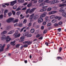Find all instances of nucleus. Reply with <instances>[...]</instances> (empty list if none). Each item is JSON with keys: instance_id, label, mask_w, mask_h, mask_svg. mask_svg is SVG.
I'll return each mask as SVG.
<instances>
[{"instance_id": "nucleus-5", "label": "nucleus", "mask_w": 66, "mask_h": 66, "mask_svg": "<svg viewBox=\"0 0 66 66\" xmlns=\"http://www.w3.org/2000/svg\"><path fill=\"white\" fill-rule=\"evenodd\" d=\"M5 44H4L2 46V44H0V51H3Z\"/></svg>"}, {"instance_id": "nucleus-22", "label": "nucleus", "mask_w": 66, "mask_h": 66, "mask_svg": "<svg viewBox=\"0 0 66 66\" xmlns=\"http://www.w3.org/2000/svg\"><path fill=\"white\" fill-rule=\"evenodd\" d=\"M14 36V37L15 38L17 37V32H16L13 35Z\"/></svg>"}, {"instance_id": "nucleus-16", "label": "nucleus", "mask_w": 66, "mask_h": 66, "mask_svg": "<svg viewBox=\"0 0 66 66\" xmlns=\"http://www.w3.org/2000/svg\"><path fill=\"white\" fill-rule=\"evenodd\" d=\"M62 16H63V17L66 18V13H63L62 14Z\"/></svg>"}, {"instance_id": "nucleus-3", "label": "nucleus", "mask_w": 66, "mask_h": 66, "mask_svg": "<svg viewBox=\"0 0 66 66\" xmlns=\"http://www.w3.org/2000/svg\"><path fill=\"white\" fill-rule=\"evenodd\" d=\"M49 1V0H45L44 1V2L46 3H50L51 4H55V2H54V1Z\"/></svg>"}, {"instance_id": "nucleus-57", "label": "nucleus", "mask_w": 66, "mask_h": 66, "mask_svg": "<svg viewBox=\"0 0 66 66\" xmlns=\"http://www.w3.org/2000/svg\"><path fill=\"white\" fill-rule=\"evenodd\" d=\"M59 18V17L58 16H55V19H57V18Z\"/></svg>"}, {"instance_id": "nucleus-11", "label": "nucleus", "mask_w": 66, "mask_h": 66, "mask_svg": "<svg viewBox=\"0 0 66 66\" xmlns=\"http://www.w3.org/2000/svg\"><path fill=\"white\" fill-rule=\"evenodd\" d=\"M48 6H47L43 7L42 8L43 10H44V12L46 11H47V8H48Z\"/></svg>"}, {"instance_id": "nucleus-39", "label": "nucleus", "mask_w": 66, "mask_h": 66, "mask_svg": "<svg viewBox=\"0 0 66 66\" xmlns=\"http://www.w3.org/2000/svg\"><path fill=\"white\" fill-rule=\"evenodd\" d=\"M14 20L13 21V23H16V22H17V19L15 20L14 21Z\"/></svg>"}, {"instance_id": "nucleus-48", "label": "nucleus", "mask_w": 66, "mask_h": 66, "mask_svg": "<svg viewBox=\"0 0 66 66\" xmlns=\"http://www.w3.org/2000/svg\"><path fill=\"white\" fill-rule=\"evenodd\" d=\"M46 22H44L43 23V25H46Z\"/></svg>"}, {"instance_id": "nucleus-20", "label": "nucleus", "mask_w": 66, "mask_h": 66, "mask_svg": "<svg viewBox=\"0 0 66 66\" xmlns=\"http://www.w3.org/2000/svg\"><path fill=\"white\" fill-rule=\"evenodd\" d=\"M38 18V15H36L34 17V19L35 20H36L37 18Z\"/></svg>"}, {"instance_id": "nucleus-15", "label": "nucleus", "mask_w": 66, "mask_h": 66, "mask_svg": "<svg viewBox=\"0 0 66 66\" xmlns=\"http://www.w3.org/2000/svg\"><path fill=\"white\" fill-rule=\"evenodd\" d=\"M55 15H51L50 17V18L51 19H54L55 18Z\"/></svg>"}, {"instance_id": "nucleus-28", "label": "nucleus", "mask_w": 66, "mask_h": 66, "mask_svg": "<svg viewBox=\"0 0 66 66\" xmlns=\"http://www.w3.org/2000/svg\"><path fill=\"white\" fill-rule=\"evenodd\" d=\"M15 42H16V41H14V42H11V45H13V44H14Z\"/></svg>"}, {"instance_id": "nucleus-10", "label": "nucleus", "mask_w": 66, "mask_h": 66, "mask_svg": "<svg viewBox=\"0 0 66 66\" xmlns=\"http://www.w3.org/2000/svg\"><path fill=\"white\" fill-rule=\"evenodd\" d=\"M6 38V36L5 35H2L1 37V40H4Z\"/></svg>"}, {"instance_id": "nucleus-53", "label": "nucleus", "mask_w": 66, "mask_h": 66, "mask_svg": "<svg viewBox=\"0 0 66 66\" xmlns=\"http://www.w3.org/2000/svg\"><path fill=\"white\" fill-rule=\"evenodd\" d=\"M37 1H36L34 2L33 3L34 4H35L36 3H37Z\"/></svg>"}, {"instance_id": "nucleus-46", "label": "nucleus", "mask_w": 66, "mask_h": 66, "mask_svg": "<svg viewBox=\"0 0 66 66\" xmlns=\"http://www.w3.org/2000/svg\"><path fill=\"white\" fill-rule=\"evenodd\" d=\"M31 25H32V23H30L29 24L28 26L29 27H31Z\"/></svg>"}, {"instance_id": "nucleus-61", "label": "nucleus", "mask_w": 66, "mask_h": 66, "mask_svg": "<svg viewBox=\"0 0 66 66\" xmlns=\"http://www.w3.org/2000/svg\"><path fill=\"white\" fill-rule=\"evenodd\" d=\"M8 34H12V31H10L8 33Z\"/></svg>"}, {"instance_id": "nucleus-23", "label": "nucleus", "mask_w": 66, "mask_h": 66, "mask_svg": "<svg viewBox=\"0 0 66 66\" xmlns=\"http://www.w3.org/2000/svg\"><path fill=\"white\" fill-rule=\"evenodd\" d=\"M52 22L53 23H55V22H56V20L55 19L53 20L52 21Z\"/></svg>"}, {"instance_id": "nucleus-24", "label": "nucleus", "mask_w": 66, "mask_h": 66, "mask_svg": "<svg viewBox=\"0 0 66 66\" xmlns=\"http://www.w3.org/2000/svg\"><path fill=\"white\" fill-rule=\"evenodd\" d=\"M27 35H28V32L24 33L23 35V36H26Z\"/></svg>"}, {"instance_id": "nucleus-2", "label": "nucleus", "mask_w": 66, "mask_h": 66, "mask_svg": "<svg viewBox=\"0 0 66 66\" xmlns=\"http://www.w3.org/2000/svg\"><path fill=\"white\" fill-rule=\"evenodd\" d=\"M36 8H33L32 9H31L30 10V9H27V10L26 13V14H27L28 13H29L30 14H32L35 10H36Z\"/></svg>"}, {"instance_id": "nucleus-18", "label": "nucleus", "mask_w": 66, "mask_h": 66, "mask_svg": "<svg viewBox=\"0 0 66 66\" xmlns=\"http://www.w3.org/2000/svg\"><path fill=\"white\" fill-rule=\"evenodd\" d=\"M17 25L18 26H19V27H21L22 26V23H20L19 24L17 23Z\"/></svg>"}, {"instance_id": "nucleus-32", "label": "nucleus", "mask_w": 66, "mask_h": 66, "mask_svg": "<svg viewBox=\"0 0 66 66\" xmlns=\"http://www.w3.org/2000/svg\"><path fill=\"white\" fill-rule=\"evenodd\" d=\"M23 22L24 23H26L27 22V20L26 19L24 20L23 21Z\"/></svg>"}, {"instance_id": "nucleus-12", "label": "nucleus", "mask_w": 66, "mask_h": 66, "mask_svg": "<svg viewBox=\"0 0 66 66\" xmlns=\"http://www.w3.org/2000/svg\"><path fill=\"white\" fill-rule=\"evenodd\" d=\"M24 37H23L20 38V40L19 41L20 42H23L24 41Z\"/></svg>"}, {"instance_id": "nucleus-36", "label": "nucleus", "mask_w": 66, "mask_h": 66, "mask_svg": "<svg viewBox=\"0 0 66 66\" xmlns=\"http://www.w3.org/2000/svg\"><path fill=\"white\" fill-rule=\"evenodd\" d=\"M43 2V0H39L38 1V2L39 3H41V2Z\"/></svg>"}, {"instance_id": "nucleus-58", "label": "nucleus", "mask_w": 66, "mask_h": 66, "mask_svg": "<svg viewBox=\"0 0 66 66\" xmlns=\"http://www.w3.org/2000/svg\"><path fill=\"white\" fill-rule=\"evenodd\" d=\"M45 21L47 22H49V21H50V20L49 19L47 20H45Z\"/></svg>"}, {"instance_id": "nucleus-47", "label": "nucleus", "mask_w": 66, "mask_h": 66, "mask_svg": "<svg viewBox=\"0 0 66 66\" xmlns=\"http://www.w3.org/2000/svg\"><path fill=\"white\" fill-rule=\"evenodd\" d=\"M59 26V25L57 23H55L54 24V26H55V27H56L57 26Z\"/></svg>"}, {"instance_id": "nucleus-7", "label": "nucleus", "mask_w": 66, "mask_h": 66, "mask_svg": "<svg viewBox=\"0 0 66 66\" xmlns=\"http://www.w3.org/2000/svg\"><path fill=\"white\" fill-rule=\"evenodd\" d=\"M23 44H27V45H30L32 42H30L29 41H25L23 42Z\"/></svg>"}, {"instance_id": "nucleus-52", "label": "nucleus", "mask_w": 66, "mask_h": 66, "mask_svg": "<svg viewBox=\"0 0 66 66\" xmlns=\"http://www.w3.org/2000/svg\"><path fill=\"white\" fill-rule=\"evenodd\" d=\"M24 47H25V48H26V47H28V45H24Z\"/></svg>"}, {"instance_id": "nucleus-40", "label": "nucleus", "mask_w": 66, "mask_h": 66, "mask_svg": "<svg viewBox=\"0 0 66 66\" xmlns=\"http://www.w3.org/2000/svg\"><path fill=\"white\" fill-rule=\"evenodd\" d=\"M43 37L42 36L41 37L39 38H38L39 39H43Z\"/></svg>"}, {"instance_id": "nucleus-51", "label": "nucleus", "mask_w": 66, "mask_h": 66, "mask_svg": "<svg viewBox=\"0 0 66 66\" xmlns=\"http://www.w3.org/2000/svg\"><path fill=\"white\" fill-rule=\"evenodd\" d=\"M3 15L1 14V15H0V18H3Z\"/></svg>"}, {"instance_id": "nucleus-45", "label": "nucleus", "mask_w": 66, "mask_h": 66, "mask_svg": "<svg viewBox=\"0 0 66 66\" xmlns=\"http://www.w3.org/2000/svg\"><path fill=\"white\" fill-rule=\"evenodd\" d=\"M10 45L9 44L8 45H7V47L6 48V49H9V47H10Z\"/></svg>"}, {"instance_id": "nucleus-26", "label": "nucleus", "mask_w": 66, "mask_h": 66, "mask_svg": "<svg viewBox=\"0 0 66 66\" xmlns=\"http://www.w3.org/2000/svg\"><path fill=\"white\" fill-rule=\"evenodd\" d=\"M57 59H61V60H63V58L60 57L58 56L57 57Z\"/></svg>"}, {"instance_id": "nucleus-8", "label": "nucleus", "mask_w": 66, "mask_h": 66, "mask_svg": "<svg viewBox=\"0 0 66 66\" xmlns=\"http://www.w3.org/2000/svg\"><path fill=\"white\" fill-rule=\"evenodd\" d=\"M6 40L7 43H8V42H9L11 40V38L10 37V36H8L6 37Z\"/></svg>"}, {"instance_id": "nucleus-64", "label": "nucleus", "mask_w": 66, "mask_h": 66, "mask_svg": "<svg viewBox=\"0 0 66 66\" xmlns=\"http://www.w3.org/2000/svg\"><path fill=\"white\" fill-rule=\"evenodd\" d=\"M21 9L20 8H18L17 9V11H19V10H20Z\"/></svg>"}, {"instance_id": "nucleus-27", "label": "nucleus", "mask_w": 66, "mask_h": 66, "mask_svg": "<svg viewBox=\"0 0 66 66\" xmlns=\"http://www.w3.org/2000/svg\"><path fill=\"white\" fill-rule=\"evenodd\" d=\"M59 12H65V10L61 9L59 11Z\"/></svg>"}, {"instance_id": "nucleus-4", "label": "nucleus", "mask_w": 66, "mask_h": 66, "mask_svg": "<svg viewBox=\"0 0 66 66\" xmlns=\"http://www.w3.org/2000/svg\"><path fill=\"white\" fill-rule=\"evenodd\" d=\"M14 20V18H11L7 20L6 21L7 22H8V23H9L10 22H13Z\"/></svg>"}, {"instance_id": "nucleus-49", "label": "nucleus", "mask_w": 66, "mask_h": 66, "mask_svg": "<svg viewBox=\"0 0 66 66\" xmlns=\"http://www.w3.org/2000/svg\"><path fill=\"white\" fill-rule=\"evenodd\" d=\"M54 1L55 2V3H57V2H58V1H57V0H55Z\"/></svg>"}, {"instance_id": "nucleus-60", "label": "nucleus", "mask_w": 66, "mask_h": 66, "mask_svg": "<svg viewBox=\"0 0 66 66\" xmlns=\"http://www.w3.org/2000/svg\"><path fill=\"white\" fill-rule=\"evenodd\" d=\"M5 5H7V6H8V5H9V4H7V3H6L4 4Z\"/></svg>"}, {"instance_id": "nucleus-13", "label": "nucleus", "mask_w": 66, "mask_h": 66, "mask_svg": "<svg viewBox=\"0 0 66 66\" xmlns=\"http://www.w3.org/2000/svg\"><path fill=\"white\" fill-rule=\"evenodd\" d=\"M34 16V14H33L30 15V17H29V19L30 20H32L33 19V16Z\"/></svg>"}, {"instance_id": "nucleus-33", "label": "nucleus", "mask_w": 66, "mask_h": 66, "mask_svg": "<svg viewBox=\"0 0 66 66\" xmlns=\"http://www.w3.org/2000/svg\"><path fill=\"white\" fill-rule=\"evenodd\" d=\"M51 25V23H49L47 24V26L49 27V26H50Z\"/></svg>"}, {"instance_id": "nucleus-1", "label": "nucleus", "mask_w": 66, "mask_h": 66, "mask_svg": "<svg viewBox=\"0 0 66 66\" xmlns=\"http://www.w3.org/2000/svg\"><path fill=\"white\" fill-rule=\"evenodd\" d=\"M47 13L46 12H45L43 14L41 15L40 18H39L38 20V23H40L41 22H43L44 19L42 17H45L46 16V14H47Z\"/></svg>"}, {"instance_id": "nucleus-63", "label": "nucleus", "mask_w": 66, "mask_h": 66, "mask_svg": "<svg viewBox=\"0 0 66 66\" xmlns=\"http://www.w3.org/2000/svg\"><path fill=\"white\" fill-rule=\"evenodd\" d=\"M20 46V44H17V48H19Z\"/></svg>"}, {"instance_id": "nucleus-30", "label": "nucleus", "mask_w": 66, "mask_h": 66, "mask_svg": "<svg viewBox=\"0 0 66 66\" xmlns=\"http://www.w3.org/2000/svg\"><path fill=\"white\" fill-rule=\"evenodd\" d=\"M40 35L39 34H38L36 36V37L37 38H38V37H40Z\"/></svg>"}, {"instance_id": "nucleus-34", "label": "nucleus", "mask_w": 66, "mask_h": 66, "mask_svg": "<svg viewBox=\"0 0 66 66\" xmlns=\"http://www.w3.org/2000/svg\"><path fill=\"white\" fill-rule=\"evenodd\" d=\"M11 15H12V13L11 12H9L8 13V15L9 16H11Z\"/></svg>"}, {"instance_id": "nucleus-41", "label": "nucleus", "mask_w": 66, "mask_h": 66, "mask_svg": "<svg viewBox=\"0 0 66 66\" xmlns=\"http://www.w3.org/2000/svg\"><path fill=\"white\" fill-rule=\"evenodd\" d=\"M48 18H49L48 16H46L45 18V20H48Z\"/></svg>"}, {"instance_id": "nucleus-17", "label": "nucleus", "mask_w": 66, "mask_h": 66, "mask_svg": "<svg viewBox=\"0 0 66 66\" xmlns=\"http://www.w3.org/2000/svg\"><path fill=\"white\" fill-rule=\"evenodd\" d=\"M6 33H7V31H4L1 33V34L2 35H3V34H6Z\"/></svg>"}, {"instance_id": "nucleus-19", "label": "nucleus", "mask_w": 66, "mask_h": 66, "mask_svg": "<svg viewBox=\"0 0 66 66\" xmlns=\"http://www.w3.org/2000/svg\"><path fill=\"white\" fill-rule=\"evenodd\" d=\"M34 29L33 28L31 29L30 30V32L31 33H34Z\"/></svg>"}, {"instance_id": "nucleus-44", "label": "nucleus", "mask_w": 66, "mask_h": 66, "mask_svg": "<svg viewBox=\"0 0 66 66\" xmlns=\"http://www.w3.org/2000/svg\"><path fill=\"white\" fill-rule=\"evenodd\" d=\"M47 32V30H45L43 32V33H46Z\"/></svg>"}, {"instance_id": "nucleus-56", "label": "nucleus", "mask_w": 66, "mask_h": 66, "mask_svg": "<svg viewBox=\"0 0 66 66\" xmlns=\"http://www.w3.org/2000/svg\"><path fill=\"white\" fill-rule=\"evenodd\" d=\"M40 12H44V11L43 9H42L40 10Z\"/></svg>"}, {"instance_id": "nucleus-50", "label": "nucleus", "mask_w": 66, "mask_h": 66, "mask_svg": "<svg viewBox=\"0 0 66 66\" xmlns=\"http://www.w3.org/2000/svg\"><path fill=\"white\" fill-rule=\"evenodd\" d=\"M45 44L47 46H48V43L47 42H46L45 43Z\"/></svg>"}, {"instance_id": "nucleus-14", "label": "nucleus", "mask_w": 66, "mask_h": 66, "mask_svg": "<svg viewBox=\"0 0 66 66\" xmlns=\"http://www.w3.org/2000/svg\"><path fill=\"white\" fill-rule=\"evenodd\" d=\"M59 6V7H62V6H66V4H60Z\"/></svg>"}, {"instance_id": "nucleus-38", "label": "nucleus", "mask_w": 66, "mask_h": 66, "mask_svg": "<svg viewBox=\"0 0 66 66\" xmlns=\"http://www.w3.org/2000/svg\"><path fill=\"white\" fill-rule=\"evenodd\" d=\"M62 47H60L59 48V51L60 52H61V51H62Z\"/></svg>"}, {"instance_id": "nucleus-31", "label": "nucleus", "mask_w": 66, "mask_h": 66, "mask_svg": "<svg viewBox=\"0 0 66 66\" xmlns=\"http://www.w3.org/2000/svg\"><path fill=\"white\" fill-rule=\"evenodd\" d=\"M7 12H8V10H6L4 11V13L6 14V13H7Z\"/></svg>"}, {"instance_id": "nucleus-9", "label": "nucleus", "mask_w": 66, "mask_h": 66, "mask_svg": "<svg viewBox=\"0 0 66 66\" xmlns=\"http://www.w3.org/2000/svg\"><path fill=\"white\" fill-rule=\"evenodd\" d=\"M17 2L16 1H13L12 2H11V5L12 6H13L15 4V3H16Z\"/></svg>"}, {"instance_id": "nucleus-35", "label": "nucleus", "mask_w": 66, "mask_h": 66, "mask_svg": "<svg viewBox=\"0 0 66 66\" xmlns=\"http://www.w3.org/2000/svg\"><path fill=\"white\" fill-rule=\"evenodd\" d=\"M20 34L19 33L17 35V37H20Z\"/></svg>"}, {"instance_id": "nucleus-25", "label": "nucleus", "mask_w": 66, "mask_h": 66, "mask_svg": "<svg viewBox=\"0 0 66 66\" xmlns=\"http://www.w3.org/2000/svg\"><path fill=\"white\" fill-rule=\"evenodd\" d=\"M45 5V4L44 3H42V4L40 5V6H43Z\"/></svg>"}, {"instance_id": "nucleus-37", "label": "nucleus", "mask_w": 66, "mask_h": 66, "mask_svg": "<svg viewBox=\"0 0 66 66\" xmlns=\"http://www.w3.org/2000/svg\"><path fill=\"white\" fill-rule=\"evenodd\" d=\"M12 13H13V15H15V13L16 12H15L13 11H12Z\"/></svg>"}, {"instance_id": "nucleus-59", "label": "nucleus", "mask_w": 66, "mask_h": 66, "mask_svg": "<svg viewBox=\"0 0 66 66\" xmlns=\"http://www.w3.org/2000/svg\"><path fill=\"white\" fill-rule=\"evenodd\" d=\"M28 37H31L32 36V35L31 34H29L28 35Z\"/></svg>"}, {"instance_id": "nucleus-29", "label": "nucleus", "mask_w": 66, "mask_h": 66, "mask_svg": "<svg viewBox=\"0 0 66 66\" xmlns=\"http://www.w3.org/2000/svg\"><path fill=\"white\" fill-rule=\"evenodd\" d=\"M32 5L31 4H29L27 5V6L28 7H31Z\"/></svg>"}, {"instance_id": "nucleus-21", "label": "nucleus", "mask_w": 66, "mask_h": 66, "mask_svg": "<svg viewBox=\"0 0 66 66\" xmlns=\"http://www.w3.org/2000/svg\"><path fill=\"white\" fill-rule=\"evenodd\" d=\"M52 10V8L51 7L48 8L47 9V11H50Z\"/></svg>"}, {"instance_id": "nucleus-55", "label": "nucleus", "mask_w": 66, "mask_h": 66, "mask_svg": "<svg viewBox=\"0 0 66 66\" xmlns=\"http://www.w3.org/2000/svg\"><path fill=\"white\" fill-rule=\"evenodd\" d=\"M17 15H19V14H20V12H18L17 13Z\"/></svg>"}, {"instance_id": "nucleus-62", "label": "nucleus", "mask_w": 66, "mask_h": 66, "mask_svg": "<svg viewBox=\"0 0 66 66\" xmlns=\"http://www.w3.org/2000/svg\"><path fill=\"white\" fill-rule=\"evenodd\" d=\"M59 24L60 25H61V24H62V22H60L59 23Z\"/></svg>"}, {"instance_id": "nucleus-43", "label": "nucleus", "mask_w": 66, "mask_h": 66, "mask_svg": "<svg viewBox=\"0 0 66 66\" xmlns=\"http://www.w3.org/2000/svg\"><path fill=\"white\" fill-rule=\"evenodd\" d=\"M57 30L58 31H59V32H60V31H61V28H59V29H57Z\"/></svg>"}, {"instance_id": "nucleus-42", "label": "nucleus", "mask_w": 66, "mask_h": 66, "mask_svg": "<svg viewBox=\"0 0 66 66\" xmlns=\"http://www.w3.org/2000/svg\"><path fill=\"white\" fill-rule=\"evenodd\" d=\"M16 8H17V6H15L13 7V9H16Z\"/></svg>"}, {"instance_id": "nucleus-6", "label": "nucleus", "mask_w": 66, "mask_h": 66, "mask_svg": "<svg viewBox=\"0 0 66 66\" xmlns=\"http://www.w3.org/2000/svg\"><path fill=\"white\" fill-rule=\"evenodd\" d=\"M57 13V11H52L50 12H49V15H52V14H55Z\"/></svg>"}, {"instance_id": "nucleus-54", "label": "nucleus", "mask_w": 66, "mask_h": 66, "mask_svg": "<svg viewBox=\"0 0 66 66\" xmlns=\"http://www.w3.org/2000/svg\"><path fill=\"white\" fill-rule=\"evenodd\" d=\"M54 9L55 10H56L57 9V7H54Z\"/></svg>"}]
</instances>
